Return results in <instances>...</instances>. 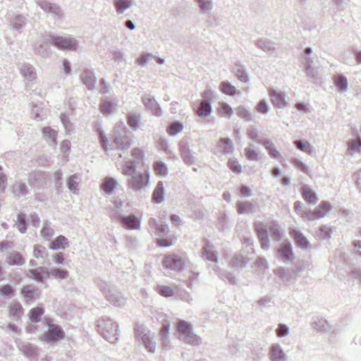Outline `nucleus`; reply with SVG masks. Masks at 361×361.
Listing matches in <instances>:
<instances>
[{
  "label": "nucleus",
  "mask_w": 361,
  "mask_h": 361,
  "mask_svg": "<svg viewBox=\"0 0 361 361\" xmlns=\"http://www.w3.org/2000/svg\"><path fill=\"white\" fill-rule=\"evenodd\" d=\"M37 290V288L33 285H27L22 288L21 294L25 299L27 302H33L35 300V295L36 291Z\"/></svg>",
  "instance_id": "obj_35"
},
{
  "label": "nucleus",
  "mask_w": 361,
  "mask_h": 361,
  "mask_svg": "<svg viewBox=\"0 0 361 361\" xmlns=\"http://www.w3.org/2000/svg\"><path fill=\"white\" fill-rule=\"evenodd\" d=\"M20 73L27 80L32 81L36 78L37 73L35 68L30 63H24L20 67Z\"/></svg>",
  "instance_id": "obj_34"
},
{
  "label": "nucleus",
  "mask_w": 361,
  "mask_h": 361,
  "mask_svg": "<svg viewBox=\"0 0 361 361\" xmlns=\"http://www.w3.org/2000/svg\"><path fill=\"white\" fill-rule=\"evenodd\" d=\"M28 273L37 282L39 283H42L46 279L49 278V269L44 266H41L36 269H30L28 270Z\"/></svg>",
  "instance_id": "obj_22"
},
{
  "label": "nucleus",
  "mask_w": 361,
  "mask_h": 361,
  "mask_svg": "<svg viewBox=\"0 0 361 361\" xmlns=\"http://www.w3.org/2000/svg\"><path fill=\"white\" fill-rule=\"evenodd\" d=\"M269 357L271 361H283L286 354L279 344L274 343L269 348Z\"/></svg>",
  "instance_id": "obj_24"
},
{
  "label": "nucleus",
  "mask_w": 361,
  "mask_h": 361,
  "mask_svg": "<svg viewBox=\"0 0 361 361\" xmlns=\"http://www.w3.org/2000/svg\"><path fill=\"white\" fill-rule=\"evenodd\" d=\"M37 4L55 20H61L63 16V10L56 4L51 3L47 0H39L37 1Z\"/></svg>",
  "instance_id": "obj_12"
},
{
  "label": "nucleus",
  "mask_w": 361,
  "mask_h": 361,
  "mask_svg": "<svg viewBox=\"0 0 361 361\" xmlns=\"http://www.w3.org/2000/svg\"><path fill=\"white\" fill-rule=\"evenodd\" d=\"M254 228L260 243L261 247L264 250H267L270 247L268 230L272 239L276 242L280 241L283 235L281 226L275 221L270 223L269 228L267 224L263 222L255 221L254 223Z\"/></svg>",
  "instance_id": "obj_1"
},
{
  "label": "nucleus",
  "mask_w": 361,
  "mask_h": 361,
  "mask_svg": "<svg viewBox=\"0 0 361 361\" xmlns=\"http://www.w3.org/2000/svg\"><path fill=\"white\" fill-rule=\"evenodd\" d=\"M201 257L204 262L213 264V267L217 266V263L219 262L217 251L215 246L208 240L204 241V246L201 251Z\"/></svg>",
  "instance_id": "obj_13"
},
{
  "label": "nucleus",
  "mask_w": 361,
  "mask_h": 361,
  "mask_svg": "<svg viewBox=\"0 0 361 361\" xmlns=\"http://www.w3.org/2000/svg\"><path fill=\"white\" fill-rule=\"evenodd\" d=\"M294 145L298 149L302 152H307L310 154H311L312 152L314 150V147L311 144L302 140H295Z\"/></svg>",
  "instance_id": "obj_52"
},
{
  "label": "nucleus",
  "mask_w": 361,
  "mask_h": 361,
  "mask_svg": "<svg viewBox=\"0 0 361 361\" xmlns=\"http://www.w3.org/2000/svg\"><path fill=\"white\" fill-rule=\"evenodd\" d=\"M28 192L27 185L23 183H16L13 185V192L18 195H26Z\"/></svg>",
  "instance_id": "obj_63"
},
{
  "label": "nucleus",
  "mask_w": 361,
  "mask_h": 361,
  "mask_svg": "<svg viewBox=\"0 0 361 361\" xmlns=\"http://www.w3.org/2000/svg\"><path fill=\"white\" fill-rule=\"evenodd\" d=\"M186 263L185 254L172 253L164 257V266L170 270L180 272L184 269Z\"/></svg>",
  "instance_id": "obj_8"
},
{
  "label": "nucleus",
  "mask_w": 361,
  "mask_h": 361,
  "mask_svg": "<svg viewBox=\"0 0 361 361\" xmlns=\"http://www.w3.org/2000/svg\"><path fill=\"white\" fill-rule=\"evenodd\" d=\"M114 5L118 14H121L133 5L132 0H114Z\"/></svg>",
  "instance_id": "obj_38"
},
{
  "label": "nucleus",
  "mask_w": 361,
  "mask_h": 361,
  "mask_svg": "<svg viewBox=\"0 0 361 361\" xmlns=\"http://www.w3.org/2000/svg\"><path fill=\"white\" fill-rule=\"evenodd\" d=\"M19 349L23 355L28 357L32 358L37 355V347L32 343H25L19 346Z\"/></svg>",
  "instance_id": "obj_37"
},
{
  "label": "nucleus",
  "mask_w": 361,
  "mask_h": 361,
  "mask_svg": "<svg viewBox=\"0 0 361 361\" xmlns=\"http://www.w3.org/2000/svg\"><path fill=\"white\" fill-rule=\"evenodd\" d=\"M301 195L306 202L314 204L318 201L316 192L306 185L301 187Z\"/></svg>",
  "instance_id": "obj_31"
},
{
  "label": "nucleus",
  "mask_w": 361,
  "mask_h": 361,
  "mask_svg": "<svg viewBox=\"0 0 361 361\" xmlns=\"http://www.w3.org/2000/svg\"><path fill=\"white\" fill-rule=\"evenodd\" d=\"M198 4L201 11L204 13L209 12L213 8L212 0H195Z\"/></svg>",
  "instance_id": "obj_61"
},
{
  "label": "nucleus",
  "mask_w": 361,
  "mask_h": 361,
  "mask_svg": "<svg viewBox=\"0 0 361 361\" xmlns=\"http://www.w3.org/2000/svg\"><path fill=\"white\" fill-rule=\"evenodd\" d=\"M247 262V257L242 255H235L231 261V266L235 269H243L246 267Z\"/></svg>",
  "instance_id": "obj_46"
},
{
  "label": "nucleus",
  "mask_w": 361,
  "mask_h": 361,
  "mask_svg": "<svg viewBox=\"0 0 361 361\" xmlns=\"http://www.w3.org/2000/svg\"><path fill=\"white\" fill-rule=\"evenodd\" d=\"M219 88L223 93L230 96H234L236 93V88L228 81L221 82Z\"/></svg>",
  "instance_id": "obj_53"
},
{
  "label": "nucleus",
  "mask_w": 361,
  "mask_h": 361,
  "mask_svg": "<svg viewBox=\"0 0 361 361\" xmlns=\"http://www.w3.org/2000/svg\"><path fill=\"white\" fill-rule=\"evenodd\" d=\"M48 326V331L44 333L40 339L48 343H55L65 338V332L58 324L51 323L49 319H44Z\"/></svg>",
  "instance_id": "obj_6"
},
{
  "label": "nucleus",
  "mask_w": 361,
  "mask_h": 361,
  "mask_svg": "<svg viewBox=\"0 0 361 361\" xmlns=\"http://www.w3.org/2000/svg\"><path fill=\"white\" fill-rule=\"evenodd\" d=\"M332 207L327 201H322L318 207L314 212L310 209H305V211L301 213V217L308 221H314L315 219L323 218L331 209Z\"/></svg>",
  "instance_id": "obj_10"
},
{
  "label": "nucleus",
  "mask_w": 361,
  "mask_h": 361,
  "mask_svg": "<svg viewBox=\"0 0 361 361\" xmlns=\"http://www.w3.org/2000/svg\"><path fill=\"white\" fill-rule=\"evenodd\" d=\"M233 72L236 77L243 82H247L249 80L248 74L244 67L240 63H235Z\"/></svg>",
  "instance_id": "obj_42"
},
{
  "label": "nucleus",
  "mask_w": 361,
  "mask_h": 361,
  "mask_svg": "<svg viewBox=\"0 0 361 361\" xmlns=\"http://www.w3.org/2000/svg\"><path fill=\"white\" fill-rule=\"evenodd\" d=\"M44 310L42 307H34L29 312V319L32 323H37L41 321L42 316L44 314Z\"/></svg>",
  "instance_id": "obj_43"
},
{
  "label": "nucleus",
  "mask_w": 361,
  "mask_h": 361,
  "mask_svg": "<svg viewBox=\"0 0 361 361\" xmlns=\"http://www.w3.org/2000/svg\"><path fill=\"white\" fill-rule=\"evenodd\" d=\"M35 51L43 58H47L51 55V49L46 42H42L35 46Z\"/></svg>",
  "instance_id": "obj_45"
},
{
  "label": "nucleus",
  "mask_w": 361,
  "mask_h": 361,
  "mask_svg": "<svg viewBox=\"0 0 361 361\" xmlns=\"http://www.w3.org/2000/svg\"><path fill=\"white\" fill-rule=\"evenodd\" d=\"M305 72L308 80L312 82H317L320 78L317 69L313 67L308 66L307 68H305Z\"/></svg>",
  "instance_id": "obj_56"
},
{
  "label": "nucleus",
  "mask_w": 361,
  "mask_h": 361,
  "mask_svg": "<svg viewBox=\"0 0 361 361\" xmlns=\"http://www.w3.org/2000/svg\"><path fill=\"white\" fill-rule=\"evenodd\" d=\"M214 271L224 281H228L231 284H236V277L234 274L226 270H221L219 266L213 267Z\"/></svg>",
  "instance_id": "obj_36"
},
{
  "label": "nucleus",
  "mask_w": 361,
  "mask_h": 361,
  "mask_svg": "<svg viewBox=\"0 0 361 361\" xmlns=\"http://www.w3.org/2000/svg\"><path fill=\"white\" fill-rule=\"evenodd\" d=\"M183 128V125L179 121L172 122L167 128V132L170 135L174 136Z\"/></svg>",
  "instance_id": "obj_59"
},
{
  "label": "nucleus",
  "mask_w": 361,
  "mask_h": 361,
  "mask_svg": "<svg viewBox=\"0 0 361 361\" xmlns=\"http://www.w3.org/2000/svg\"><path fill=\"white\" fill-rule=\"evenodd\" d=\"M33 256L37 259H42L46 260L48 258L49 253L42 245H35L33 249Z\"/></svg>",
  "instance_id": "obj_51"
},
{
  "label": "nucleus",
  "mask_w": 361,
  "mask_h": 361,
  "mask_svg": "<svg viewBox=\"0 0 361 361\" xmlns=\"http://www.w3.org/2000/svg\"><path fill=\"white\" fill-rule=\"evenodd\" d=\"M177 331L179 334V339L186 343L199 345L201 339L193 333L192 326L185 320H180L177 323Z\"/></svg>",
  "instance_id": "obj_5"
},
{
  "label": "nucleus",
  "mask_w": 361,
  "mask_h": 361,
  "mask_svg": "<svg viewBox=\"0 0 361 361\" xmlns=\"http://www.w3.org/2000/svg\"><path fill=\"white\" fill-rule=\"evenodd\" d=\"M50 276H54L61 279H66L68 276V272L66 269L60 268H52L49 269V277Z\"/></svg>",
  "instance_id": "obj_57"
},
{
  "label": "nucleus",
  "mask_w": 361,
  "mask_h": 361,
  "mask_svg": "<svg viewBox=\"0 0 361 361\" xmlns=\"http://www.w3.org/2000/svg\"><path fill=\"white\" fill-rule=\"evenodd\" d=\"M361 148V137L358 136L356 139L349 140L348 142V151L350 154L353 155L355 152H357Z\"/></svg>",
  "instance_id": "obj_60"
},
{
  "label": "nucleus",
  "mask_w": 361,
  "mask_h": 361,
  "mask_svg": "<svg viewBox=\"0 0 361 361\" xmlns=\"http://www.w3.org/2000/svg\"><path fill=\"white\" fill-rule=\"evenodd\" d=\"M110 216L116 218L122 226L127 229L135 230L140 228V221L134 214L126 216L118 214L116 210H111Z\"/></svg>",
  "instance_id": "obj_11"
},
{
  "label": "nucleus",
  "mask_w": 361,
  "mask_h": 361,
  "mask_svg": "<svg viewBox=\"0 0 361 361\" xmlns=\"http://www.w3.org/2000/svg\"><path fill=\"white\" fill-rule=\"evenodd\" d=\"M179 148L181 157L186 164L191 165L196 161V153L190 150L188 142L183 140H181L179 144Z\"/></svg>",
  "instance_id": "obj_15"
},
{
  "label": "nucleus",
  "mask_w": 361,
  "mask_h": 361,
  "mask_svg": "<svg viewBox=\"0 0 361 361\" xmlns=\"http://www.w3.org/2000/svg\"><path fill=\"white\" fill-rule=\"evenodd\" d=\"M164 200V187L162 181H159L153 191L152 200L156 204H161Z\"/></svg>",
  "instance_id": "obj_32"
},
{
  "label": "nucleus",
  "mask_w": 361,
  "mask_h": 361,
  "mask_svg": "<svg viewBox=\"0 0 361 361\" xmlns=\"http://www.w3.org/2000/svg\"><path fill=\"white\" fill-rule=\"evenodd\" d=\"M312 326L317 331H327L330 329V325L327 320L322 317L316 318L312 323Z\"/></svg>",
  "instance_id": "obj_40"
},
{
  "label": "nucleus",
  "mask_w": 361,
  "mask_h": 361,
  "mask_svg": "<svg viewBox=\"0 0 361 361\" xmlns=\"http://www.w3.org/2000/svg\"><path fill=\"white\" fill-rule=\"evenodd\" d=\"M140 120V114L130 113L127 116V123L134 130L139 128Z\"/></svg>",
  "instance_id": "obj_47"
},
{
  "label": "nucleus",
  "mask_w": 361,
  "mask_h": 361,
  "mask_svg": "<svg viewBox=\"0 0 361 361\" xmlns=\"http://www.w3.org/2000/svg\"><path fill=\"white\" fill-rule=\"evenodd\" d=\"M269 96L274 105L279 109H283L286 106L287 102L286 101V94L285 92L279 90L270 88L269 90Z\"/></svg>",
  "instance_id": "obj_17"
},
{
  "label": "nucleus",
  "mask_w": 361,
  "mask_h": 361,
  "mask_svg": "<svg viewBox=\"0 0 361 361\" xmlns=\"http://www.w3.org/2000/svg\"><path fill=\"white\" fill-rule=\"evenodd\" d=\"M218 149V152L223 154H231L233 152L234 146L231 140L228 137L221 138L217 144L216 149ZM217 154V152H215Z\"/></svg>",
  "instance_id": "obj_19"
},
{
  "label": "nucleus",
  "mask_w": 361,
  "mask_h": 361,
  "mask_svg": "<svg viewBox=\"0 0 361 361\" xmlns=\"http://www.w3.org/2000/svg\"><path fill=\"white\" fill-rule=\"evenodd\" d=\"M149 173H137L130 177L128 183L129 187L134 191H138L145 188L149 183Z\"/></svg>",
  "instance_id": "obj_14"
},
{
  "label": "nucleus",
  "mask_w": 361,
  "mask_h": 361,
  "mask_svg": "<svg viewBox=\"0 0 361 361\" xmlns=\"http://www.w3.org/2000/svg\"><path fill=\"white\" fill-rule=\"evenodd\" d=\"M99 106L102 114L109 115L112 112L114 103L110 97H105L101 99Z\"/></svg>",
  "instance_id": "obj_39"
},
{
  "label": "nucleus",
  "mask_w": 361,
  "mask_h": 361,
  "mask_svg": "<svg viewBox=\"0 0 361 361\" xmlns=\"http://www.w3.org/2000/svg\"><path fill=\"white\" fill-rule=\"evenodd\" d=\"M237 115L245 121L248 122L254 118L253 114L244 106H238L236 109Z\"/></svg>",
  "instance_id": "obj_55"
},
{
  "label": "nucleus",
  "mask_w": 361,
  "mask_h": 361,
  "mask_svg": "<svg viewBox=\"0 0 361 361\" xmlns=\"http://www.w3.org/2000/svg\"><path fill=\"white\" fill-rule=\"evenodd\" d=\"M6 262L11 266H21L25 264V259L19 252L13 250L7 256Z\"/></svg>",
  "instance_id": "obj_29"
},
{
  "label": "nucleus",
  "mask_w": 361,
  "mask_h": 361,
  "mask_svg": "<svg viewBox=\"0 0 361 361\" xmlns=\"http://www.w3.org/2000/svg\"><path fill=\"white\" fill-rule=\"evenodd\" d=\"M135 335L140 341L142 342L145 349L151 353L156 350V342L150 336L149 331H147L143 325H137L135 329Z\"/></svg>",
  "instance_id": "obj_9"
},
{
  "label": "nucleus",
  "mask_w": 361,
  "mask_h": 361,
  "mask_svg": "<svg viewBox=\"0 0 361 361\" xmlns=\"http://www.w3.org/2000/svg\"><path fill=\"white\" fill-rule=\"evenodd\" d=\"M16 225H17L18 228L20 233H25L26 232L28 223L27 216L24 213L20 212L18 214L17 222Z\"/></svg>",
  "instance_id": "obj_50"
},
{
  "label": "nucleus",
  "mask_w": 361,
  "mask_h": 361,
  "mask_svg": "<svg viewBox=\"0 0 361 361\" xmlns=\"http://www.w3.org/2000/svg\"><path fill=\"white\" fill-rule=\"evenodd\" d=\"M26 24V17L23 15H16L11 20L12 28L18 32H21Z\"/></svg>",
  "instance_id": "obj_41"
},
{
  "label": "nucleus",
  "mask_w": 361,
  "mask_h": 361,
  "mask_svg": "<svg viewBox=\"0 0 361 361\" xmlns=\"http://www.w3.org/2000/svg\"><path fill=\"white\" fill-rule=\"evenodd\" d=\"M290 328L285 324L280 323L276 329V335L279 338H283L288 335Z\"/></svg>",
  "instance_id": "obj_64"
},
{
  "label": "nucleus",
  "mask_w": 361,
  "mask_h": 361,
  "mask_svg": "<svg viewBox=\"0 0 361 361\" xmlns=\"http://www.w3.org/2000/svg\"><path fill=\"white\" fill-rule=\"evenodd\" d=\"M236 207L239 214H252L257 211V205L249 201H238Z\"/></svg>",
  "instance_id": "obj_25"
},
{
  "label": "nucleus",
  "mask_w": 361,
  "mask_h": 361,
  "mask_svg": "<svg viewBox=\"0 0 361 361\" xmlns=\"http://www.w3.org/2000/svg\"><path fill=\"white\" fill-rule=\"evenodd\" d=\"M333 81L338 92H343L348 90V81L343 74L340 73L334 75L333 76Z\"/></svg>",
  "instance_id": "obj_27"
},
{
  "label": "nucleus",
  "mask_w": 361,
  "mask_h": 361,
  "mask_svg": "<svg viewBox=\"0 0 361 361\" xmlns=\"http://www.w3.org/2000/svg\"><path fill=\"white\" fill-rule=\"evenodd\" d=\"M136 171L135 161L130 160L126 161L122 166V173L125 176H135Z\"/></svg>",
  "instance_id": "obj_48"
},
{
  "label": "nucleus",
  "mask_w": 361,
  "mask_h": 361,
  "mask_svg": "<svg viewBox=\"0 0 361 361\" xmlns=\"http://www.w3.org/2000/svg\"><path fill=\"white\" fill-rule=\"evenodd\" d=\"M128 133V131L122 122L116 124L114 130L113 142L118 149H128L133 144V140Z\"/></svg>",
  "instance_id": "obj_4"
},
{
  "label": "nucleus",
  "mask_w": 361,
  "mask_h": 361,
  "mask_svg": "<svg viewBox=\"0 0 361 361\" xmlns=\"http://www.w3.org/2000/svg\"><path fill=\"white\" fill-rule=\"evenodd\" d=\"M278 252L279 257L284 262L291 261L293 259V247L289 242L281 243Z\"/></svg>",
  "instance_id": "obj_20"
},
{
  "label": "nucleus",
  "mask_w": 361,
  "mask_h": 361,
  "mask_svg": "<svg viewBox=\"0 0 361 361\" xmlns=\"http://www.w3.org/2000/svg\"><path fill=\"white\" fill-rule=\"evenodd\" d=\"M23 313V307L18 301L11 302L8 306L9 317L14 321H19Z\"/></svg>",
  "instance_id": "obj_23"
},
{
  "label": "nucleus",
  "mask_w": 361,
  "mask_h": 361,
  "mask_svg": "<svg viewBox=\"0 0 361 361\" xmlns=\"http://www.w3.org/2000/svg\"><path fill=\"white\" fill-rule=\"evenodd\" d=\"M290 235L294 239L296 245L302 249H307L309 247L310 243L300 231L296 228H292L290 231Z\"/></svg>",
  "instance_id": "obj_21"
},
{
  "label": "nucleus",
  "mask_w": 361,
  "mask_h": 361,
  "mask_svg": "<svg viewBox=\"0 0 361 361\" xmlns=\"http://www.w3.org/2000/svg\"><path fill=\"white\" fill-rule=\"evenodd\" d=\"M63 173L61 170H57L54 173V187L58 194L62 192L63 182H62Z\"/></svg>",
  "instance_id": "obj_58"
},
{
  "label": "nucleus",
  "mask_w": 361,
  "mask_h": 361,
  "mask_svg": "<svg viewBox=\"0 0 361 361\" xmlns=\"http://www.w3.org/2000/svg\"><path fill=\"white\" fill-rule=\"evenodd\" d=\"M142 102L145 107L150 109L152 114L157 116H161L163 114L160 105L155 98L150 94H145L142 97Z\"/></svg>",
  "instance_id": "obj_16"
},
{
  "label": "nucleus",
  "mask_w": 361,
  "mask_h": 361,
  "mask_svg": "<svg viewBox=\"0 0 361 361\" xmlns=\"http://www.w3.org/2000/svg\"><path fill=\"white\" fill-rule=\"evenodd\" d=\"M49 38L52 45L59 49L63 51H76L78 49V42L74 37L51 35Z\"/></svg>",
  "instance_id": "obj_7"
},
{
  "label": "nucleus",
  "mask_w": 361,
  "mask_h": 361,
  "mask_svg": "<svg viewBox=\"0 0 361 361\" xmlns=\"http://www.w3.org/2000/svg\"><path fill=\"white\" fill-rule=\"evenodd\" d=\"M98 331L102 336L111 343L117 342L118 338V326L107 317H102L98 321Z\"/></svg>",
  "instance_id": "obj_3"
},
{
  "label": "nucleus",
  "mask_w": 361,
  "mask_h": 361,
  "mask_svg": "<svg viewBox=\"0 0 361 361\" xmlns=\"http://www.w3.org/2000/svg\"><path fill=\"white\" fill-rule=\"evenodd\" d=\"M46 182V175L42 171H35L30 176V184L33 188H38Z\"/></svg>",
  "instance_id": "obj_26"
},
{
  "label": "nucleus",
  "mask_w": 361,
  "mask_h": 361,
  "mask_svg": "<svg viewBox=\"0 0 361 361\" xmlns=\"http://www.w3.org/2000/svg\"><path fill=\"white\" fill-rule=\"evenodd\" d=\"M255 44L258 48L264 51L269 52L271 51H274V49L273 43L270 40L266 39H261L257 40L255 42Z\"/></svg>",
  "instance_id": "obj_54"
},
{
  "label": "nucleus",
  "mask_w": 361,
  "mask_h": 361,
  "mask_svg": "<svg viewBox=\"0 0 361 361\" xmlns=\"http://www.w3.org/2000/svg\"><path fill=\"white\" fill-rule=\"evenodd\" d=\"M212 111V102L208 99L200 101L199 109L196 111V114L200 117L208 116Z\"/></svg>",
  "instance_id": "obj_30"
},
{
  "label": "nucleus",
  "mask_w": 361,
  "mask_h": 361,
  "mask_svg": "<svg viewBox=\"0 0 361 361\" xmlns=\"http://www.w3.org/2000/svg\"><path fill=\"white\" fill-rule=\"evenodd\" d=\"M97 284L99 290L104 295L106 299L111 304L118 307L123 306L126 304V299L124 297L111 283L105 281L101 279H97Z\"/></svg>",
  "instance_id": "obj_2"
},
{
  "label": "nucleus",
  "mask_w": 361,
  "mask_h": 361,
  "mask_svg": "<svg viewBox=\"0 0 361 361\" xmlns=\"http://www.w3.org/2000/svg\"><path fill=\"white\" fill-rule=\"evenodd\" d=\"M42 132L44 137L50 145H54L56 144L57 132L55 130L50 127H45L43 128Z\"/></svg>",
  "instance_id": "obj_44"
},
{
  "label": "nucleus",
  "mask_w": 361,
  "mask_h": 361,
  "mask_svg": "<svg viewBox=\"0 0 361 361\" xmlns=\"http://www.w3.org/2000/svg\"><path fill=\"white\" fill-rule=\"evenodd\" d=\"M80 78L89 90H94L97 78L93 70L85 69L80 75Z\"/></svg>",
  "instance_id": "obj_18"
},
{
  "label": "nucleus",
  "mask_w": 361,
  "mask_h": 361,
  "mask_svg": "<svg viewBox=\"0 0 361 361\" xmlns=\"http://www.w3.org/2000/svg\"><path fill=\"white\" fill-rule=\"evenodd\" d=\"M80 178L77 174L71 175L67 179V187L73 193L76 194L78 188V185L80 183Z\"/></svg>",
  "instance_id": "obj_49"
},
{
  "label": "nucleus",
  "mask_w": 361,
  "mask_h": 361,
  "mask_svg": "<svg viewBox=\"0 0 361 361\" xmlns=\"http://www.w3.org/2000/svg\"><path fill=\"white\" fill-rule=\"evenodd\" d=\"M68 240L63 235H59L49 244V247L52 250H65L68 246Z\"/></svg>",
  "instance_id": "obj_28"
},
{
  "label": "nucleus",
  "mask_w": 361,
  "mask_h": 361,
  "mask_svg": "<svg viewBox=\"0 0 361 361\" xmlns=\"http://www.w3.org/2000/svg\"><path fill=\"white\" fill-rule=\"evenodd\" d=\"M331 233L332 231L330 227L323 225L320 226L317 236L319 240H328L331 238Z\"/></svg>",
  "instance_id": "obj_62"
},
{
  "label": "nucleus",
  "mask_w": 361,
  "mask_h": 361,
  "mask_svg": "<svg viewBox=\"0 0 361 361\" xmlns=\"http://www.w3.org/2000/svg\"><path fill=\"white\" fill-rule=\"evenodd\" d=\"M117 185V181L114 178L106 177L104 178L101 188L104 192L105 195H110L112 194Z\"/></svg>",
  "instance_id": "obj_33"
}]
</instances>
